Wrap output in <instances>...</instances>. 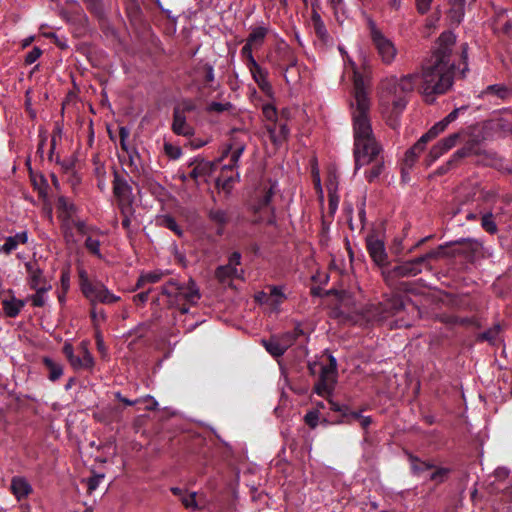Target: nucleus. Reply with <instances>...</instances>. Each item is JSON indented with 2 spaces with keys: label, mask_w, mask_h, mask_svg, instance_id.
Here are the masks:
<instances>
[{
  "label": "nucleus",
  "mask_w": 512,
  "mask_h": 512,
  "mask_svg": "<svg viewBox=\"0 0 512 512\" xmlns=\"http://www.w3.org/2000/svg\"><path fill=\"white\" fill-rule=\"evenodd\" d=\"M90 301L91 305L100 302L103 304H113L120 300L119 296L114 295L102 282L94 281L91 291L83 294Z\"/></svg>",
  "instance_id": "10"
},
{
  "label": "nucleus",
  "mask_w": 512,
  "mask_h": 512,
  "mask_svg": "<svg viewBox=\"0 0 512 512\" xmlns=\"http://www.w3.org/2000/svg\"><path fill=\"white\" fill-rule=\"evenodd\" d=\"M163 274L161 272H149L142 274L136 283V288H143L145 284L157 283L161 280Z\"/></svg>",
  "instance_id": "41"
},
{
  "label": "nucleus",
  "mask_w": 512,
  "mask_h": 512,
  "mask_svg": "<svg viewBox=\"0 0 512 512\" xmlns=\"http://www.w3.org/2000/svg\"><path fill=\"white\" fill-rule=\"evenodd\" d=\"M453 248H454L453 243H451V241L439 245L435 249L437 257L438 258L454 257Z\"/></svg>",
  "instance_id": "55"
},
{
  "label": "nucleus",
  "mask_w": 512,
  "mask_h": 512,
  "mask_svg": "<svg viewBox=\"0 0 512 512\" xmlns=\"http://www.w3.org/2000/svg\"><path fill=\"white\" fill-rule=\"evenodd\" d=\"M94 365V359L91 353L88 349H83V357L80 358V363L75 364V369L85 368V369H91Z\"/></svg>",
  "instance_id": "52"
},
{
  "label": "nucleus",
  "mask_w": 512,
  "mask_h": 512,
  "mask_svg": "<svg viewBox=\"0 0 512 512\" xmlns=\"http://www.w3.org/2000/svg\"><path fill=\"white\" fill-rule=\"evenodd\" d=\"M481 227L487 233L494 235L498 232L497 224L494 221V215L491 211L485 213L481 218Z\"/></svg>",
  "instance_id": "38"
},
{
  "label": "nucleus",
  "mask_w": 512,
  "mask_h": 512,
  "mask_svg": "<svg viewBox=\"0 0 512 512\" xmlns=\"http://www.w3.org/2000/svg\"><path fill=\"white\" fill-rule=\"evenodd\" d=\"M78 276L82 294H84L87 291H91V287L93 286L94 281H91L89 279L87 272L84 269H80L78 272Z\"/></svg>",
  "instance_id": "51"
},
{
  "label": "nucleus",
  "mask_w": 512,
  "mask_h": 512,
  "mask_svg": "<svg viewBox=\"0 0 512 512\" xmlns=\"http://www.w3.org/2000/svg\"><path fill=\"white\" fill-rule=\"evenodd\" d=\"M481 140L478 136L469 135L463 146L453 153L454 159L459 162L472 155H481Z\"/></svg>",
  "instance_id": "15"
},
{
  "label": "nucleus",
  "mask_w": 512,
  "mask_h": 512,
  "mask_svg": "<svg viewBox=\"0 0 512 512\" xmlns=\"http://www.w3.org/2000/svg\"><path fill=\"white\" fill-rule=\"evenodd\" d=\"M239 129L233 128L231 130V139L230 143L224 149L222 157H227L230 154V161L233 162V165H238V162L245 151L246 145L244 142L240 141L233 134L239 132Z\"/></svg>",
  "instance_id": "16"
},
{
  "label": "nucleus",
  "mask_w": 512,
  "mask_h": 512,
  "mask_svg": "<svg viewBox=\"0 0 512 512\" xmlns=\"http://www.w3.org/2000/svg\"><path fill=\"white\" fill-rule=\"evenodd\" d=\"M232 108V104L230 102L220 103V102H211L207 107V112H217L222 113L224 111H228Z\"/></svg>",
  "instance_id": "59"
},
{
  "label": "nucleus",
  "mask_w": 512,
  "mask_h": 512,
  "mask_svg": "<svg viewBox=\"0 0 512 512\" xmlns=\"http://www.w3.org/2000/svg\"><path fill=\"white\" fill-rule=\"evenodd\" d=\"M368 28L370 39L381 61L387 65L391 64L397 54L393 42L378 29L374 21H368Z\"/></svg>",
  "instance_id": "3"
},
{
  "label": "nucleus",
  "mask_w": 512,
  "mask_h": 512,
  "mask_svg": "<svg viewBox=\"0 0 512 512\" xmlns=\"http://www.w3.org/2000/svg\"><path fill=\"white\" fill-rule=\"evenodd\" d=\"M42 362L49 372L48 378L50 381L55 382L63 375V367L61 364L53 361L49 357H44Z\"/></svg>",
  "instance_id": "33"
},
{
  "label": "nucleus",
  "mask_w": 512,
  "mask_h": 512,
  "mask_svg": "<svg viewBox=\"0 0 512 512\" xmlns=\"http://www.w3.org/2000/svg\"><path fill=\"white\" fill-rule=\"evenodd\" d=\"M448 18L454 25H459L465 15L466 0H448Z\"/></svg>",
  "instance_id": "22"
},
{
  "label": "nucleus",
  "mask_w": 512,
  "mask_h": 512,
  "mask_svg": "<svg viewBox=\"0 0 512 512\" xmlns=\"http://www.w3.org/2000/svg\"><path fill=\"white\" fill-rule=\"evenodd\" d=\"M164 152L169 158L173 160L179 159L182 155V150L180 147L168 142L164 143Z\"/></svg>",
  "instance_id": "57"
},
{
  "label": "nucleus",
  "mask_w": 512,
  "mask_h": 512,
  "mask_svg": "<svg viewBox=\"0 0 512 512\" xmlns=\"http://www.w3.org/2000/svg\"><path fill=\"white\" fill-rule=\"evenodd\" d=\"M253 48H255V46L246 41L245 45L241 49V56L243 58H245V63H246L247 67L252 66L255 63H257V61L255 60V58L252 54Z\"/></svg>",
  "instance_id": "50"
},
{
  "label": "nucleus",
  "mask_w": 512,
  "mask_h": 512,
  "mask_svg": "<svg viewBox=\"0 0 512 512\" xmlns=\"http://www.w3.org/2000/svg\"><path fill=\"white\" fill-rule=\"evenodd\" d=\"M63 354L66 356L71 366L74 368L75 364L80 363V357L74 355V347L71 343L66 342L62 348Z\"/></svg>",
  "instance_id": "54"
},
{
  "label": "nucleus",
  "mask_w": 512,
  "mask_h": 512,
  "mask_svg": "<svg viewBox=\"0 0 512 512\" xmlns=\"http://www.w3.org/2000/svg\"><path fill=\"white\" fill-rule=\"evenodd\" d=\"M511 122L504 118L490 119L485 123V129L499 136L505 137L509 134Z\"/></svg>",
  "instance_id": "27"
},
{
  "label": "nucleus",
  "mask_w": 512,
  "mask_h": 512,
  "mask_svg": "<svg viewBox=\"0 0 512 512\" xmlns=\"http://www.w3.org/2000/svg\"><path fill=\"white\" fill-rule=\"evenodd\" d=\"M179 500L181 501L182 505L186 509H189L192 511H197L200 509V506L198 505V503L196 501V493L195 492H191V493L185 492V494H183V496L180 497Z\"/></svg>",
  "instance_id": "44"
},
{
  "label": "nucleus",
  "mask_w": 512,
  "mask_h": 512,
  "mask_svg": "<svg viewBox=\"0 0 512 512\" xmlns=\"http://www.w3.org/2000/svg\"><path fill=\"white\" fill-rule=\"evenodd\" d=\"M103 478H104L103 474H95V475L89 477L87 479L88 492L92 493L93 491H95L98 488V486Z\"/></svg>",
  "instance_id": "64"
},
{
  "label": "nucleus",
  "mask_w": 512,
  "mask_h": 512,
  "mask_svg": "<svg viewBox=\"0 0 512 512\" xmlns=\"http://www.w3.org/2000/svg\"><path fill=\"white\" fill-rule=\"evenodd\" d=\"M215 277L220 283H225L228 279L240 278V275L236 267L226 264L216 268Z\"/></svg>",
  "instance_id": "32"
},
{
  "label": "nucleus",
  "mask_w": 512,
  "mask_h": 512,
  "mask_svg": "<svg viewBox=\"0 0 512 512\" xmlns=\"http://www.w3.org/2000/svg\"><path fill=\"white\" fill-rule=\"evenodd\" d=\"M484 95H492L501 100H506L512 96V86L503 84H493L486 87L483 91Z\"/></svg>",
  "instance_id": "30"
},
{
  "label": "nucleus",
  "mask_w": 512,
  "mask_h": 512,
  "mask_svg": "<svg viewBox=\"0 0 512 512\" xmlns=\"http://www.w3.org/2000/svg\"><path fill=\"white\" fill-rule=\"evenodd\" d=\"M197 109L196 103L191 99H183L173 110H178L180 114L186 116L187 113L194 112Z\"/></svg>",
  "instance_id": "46"
},
{
  "label": "nucleus",
  "mask_w": 512,
  "mask_h": 512,
  "mask_svg": "<svg viewBox=\"0 0 512 512\" xmlns=\"http://www.w3.org/2000/svg\"><path fill=\"white\" fill-rule=\"evenodd\" d=\"M407 457L410 464L411 474L414 476H421L424 472L435 468V465L432 462L421 460L418 456L410 452H407Z\"/></svg>",
  "instance_id": "24"
},
{
  "label": "nucleus",
  "mask_w": 512,
  "mask_h": 512,
  "mask_svg": "<svg viewBox=\"0 0 512 512\" xmlns=\"http://www.w3.org/2000/svg\"><path fill=\"white\" fill-rule=\"evenodd\" d=\"M455 41L456 37L451 31L441 33L437 48L422 66L421 75L408 74L400 79L391 76L381 81L380 105L391 128L398 127L399 117L408 103L407 95L418 83L419 90L428 104H432L437 96L445 94L452 87L456 65L451 56Z\"/></svg>",
  "instance_id": "1"
},
{
  "label": "nucleus",
  "mask_w": 512,
  "mask_h": 512,
  "mask_svg": "<svg viewBox=\"0 0 512 512\" xmlns=\"http://www.w3.org/2000/svg\"><path fill=\"white\" fill-rule=\"evenodd\" d=\"M252 75L253 80L258 85L259 89L268 97L273 95V87L268 81V71L262 68L258 63L247 67Z\"/></svg>",
  "instance_id": "14"
},
{
  "label": "nucleus",
  "mask_w": 512,
  "mask_h": 512,
  "mask_svg": "<svg viewBox=\"0 0 512 512\" xmlns=\"http://www.w3.org/2000/svg\"><path fill=\"white\" fill-rule=\"evenodd\" d=\"M189 284L190 286L188 288H184L170 280L161 287V293L169 297L173 296L179 301L184 300L188 304H196L200 299L199 290L196 288V284L193 280H190Z\"/></svg>",
  "instance_id": "6"
},
{
  "label": "nucleus",
  "mask_w": 512,
  "mask_h": 512,
  "mask_svg": "<svg viewBox=\"0 0 512 512\" xmlns=\"http://www.w3.org/2000/svg\"><path fill=\"white\" fill-rule=\"evenodd\" d=\"M383 170V163L382 162H376L369 170L365 172L366 179L368 182H373L375 179H377Z\"/></svg>",
  "instance_id": "56"
},
{
  "label": "nucleus",
  "mask_w": 512,
  "mask_h": 512,
  "mask_svg": "<svg viewBox=\"0 0 512 512\" xmlns=\"http://www.w3.org/2000/svg\"><path fill=\"white\" fill-rule=\"evenodd\" d=\"M31 289L35 291V294L31 296L32 305L34 307H43L45 304L44 295L51 289V285Z\"/></svg>",
  "instance_id": "39"
},
{
  "label": "nucleus",
  "mask_w": 512,
  "mask_h": 512,
  "mask_svg": "<svg viewBox=\"0 0 512 512\" xmlns=\"http://www.w3.org/2000/svg\"><path fill=\"white\" fill-rule=\"evenodd\" d=\"M459 163V161L457 159H454V156L453 154L451 155V157L449 158L448 161H446L444 164H442L441 166H439L434 174L436 176H442V175H445L446 173H448L452 168L456 167L457 164Z\"/></svg>",
  "instance_id": "53"
},
{
  "label": "nucleus",
  "mask_w": 512,
  "mask_h": 512,
  "mask_svg": "<svg viewBox=\"0 0 512 512\" xmlns=\"http://www.w3.org/2000/svg\"><path fill=\"white\" fill-rule=\"evenodd\" d=\"M126 11H127L128 17L132 21H139L140 20L141 8H140V6L137 3H135V2L130 3L127 6V8H126Z\"/></svg>",
  "instance_id": "60"
},
{
  "label": "nucleus",
  "mask_w": 512,
  "mask_h": 512,
  "mask_svg": "<svg viewBox=\"0 0 512 512\" xmlns=\"http://www.w3.org/2000/svg\"><path fill=\"white\" fill-rule=\"evenodd\" d=\"M451 243H453L454 247V257L463 256L469 262H473L475 260L476 255L482 248L481 242L471 238H461L455 241H451Z\"/></svg>",
  "instance_id": "8"
},
{
  "label": "nucleus",
  "mask_w": 512,
  "mask_h": 512,
  "mask_svg": "<svg viewBox=\"0 0 512 512\" xmlns=\"http://www.w3.org/2000/svg\"><path fill=\"white\" fill-rule=\"evenodd\" d=\"M282 58H283V60H285L287 62V63L280 64V68L284 72H287L289 70V68H292V67L296 66V64H297V58L292 53V51L287 48L284 49V51L282 52Z\"/></svg>",
  "instance_id": "45"
},
{
  "label": "nucleus",
  "mask_w": 512,
  "mask_h": 512,
  "mask_svg": "<svg viewBox=\"0 0 512 512\" xmlns=\"http://www.w3.org/2000/svg\"><path fill=\"white\" fill-rule=\"evenodd\" d=\"M501 330H502L501 325L495 324L488 330L478 334L477 341L478 342H488L491 345H495Z\"/></svg>",
  "instance_id": "34"
},
{
  "label": "nucleus",
  "mask_w": 512,
  "mask_h": 512,
  "mask_svg": "<svg viewBox=\"0 0 512 512\" xmlns=\"http://www.w3.org/2000/svg\"><path fill=\"white\" fill-rule=\"evenodd\" d=\"M426 144L427 142L425 139L420 137V139L405 152V157L403 159V170L405 168L410 169L413 167L418 159L419 154L425 149Z\"/></svg>",
  "instance_id": "23"
},
{
  "label": "nucleus",
  "mask_w": 512,
  "mask_h": 512,
  "mask_svg": "<svg viewBox=\"0 0 512 512\" xmlns=\"http://www.w3.org/2000/svg\"><path fill=\"white\" fill-rule=\"evenodd\" d=\"M85 248L93 255L102 259V254L100 252V241L98 239H94L92 237H87L85 240Z\"/></svg>",
  "instance_id": "49"
},
{
  "label": "nucleus",
  "mask_w": 512,
  "mask_h": 512,
  "mask_svg": "<svg viewBox=\"0 0 512 512\" xmlns=\"http://www.w3.org/2000/svg\"><path fill=\"white\" fill-rule=\"evenodd\" d=\"M328 361V364H319L320 375L314 385L315 393L322 397H327L332 393L337 378L336 359L332 355H329Z\"/></svg>",
  "instance_id": "4"
},
{
  "label": "nucleus",
  "mask_w": 512,
  "mask_h": 512,
  "mask_svg": "<svg viewBox=\"0 0 512 512\" xmlns=\"http://www.w3.org/2000/svg\"><path fill=\"white\" fill-rule=\"evenodd\" d=\"M262 344L267 352L275 358L281 357L285 353L275 335H272L267 340H262Z\"/></svg>",
  "instance_id": "35"
},
{
  "label": "nucleus",
  "mask_w": 512,
  "mask_h": 512,
  "mask_svg": "<svg viewBox=\"0 0 512 512\" xmlns=\"http://www.w3.org/2000/svg\"><path fill=\"white\" fill-rule=\"evenodd\" d=\"M422 267L417 258L401 261L397 265L388 269L384 274L387 278L413 277L422 272Z\"/></svg>",
  "instance_id": "9"
},
{
  "label": "nucleus",
  "mask_w": 512,
  "mask_h": 512,
  "mask_svg": "<svg viewBox=\"0 0 512 512\" xmlns=\"http://www.w3.org/2000/svg\"><path fill=\"white\" fill-rule=\"evenodd\" d=\"M25 269L28 274L27 282L31 288L50 285L43 275V269L40 267L38 261L32 260L25 263Z\"/></svg>",
  "instance_id": "13"
},
{
  "label": "nucleus",
  "mask_w": 512,
  "mask_h": 512,
  "mask_svg": "<svg viewBox=\"0 0 512 512\" xmlns=\"http://www.w3.org/2000/svg\"><path fill=\"white\" fill-rule=\"evenodd\" d=\"M208 219L216 225L217 235L222 236L224 234L226 225L230 221V216L226 210L212 208L208 211Z\"/></svg>",
  "instance_id": "21"
},
{
  "label": "nucleus",
  "mask_w": 512,
  "mask_h": 512,
  "mask_svg": "<svg viewBox=\"0 0 512 512\" xmlns=\"http://www.w3.org/2000/svg\"><path fill=\"white\" fill-rule=\"evenodd\" d=\"M208 166H209L208 162H205L203 159L200 160L197 163V165L192 169V171L189 173V177L191 179L197 181V179L200 176H203L208 172Z\"/></svg>",
  "instance_id": "48"
},
{
  "label": "nucleus",
  "mask_w": 512,
  "mask_h": 512,
  "mask_svg": "<svg viewBox=\"0 0 512 512\" xmlns=\"http://www.w3.org/2000/svg\"><path fill=\"white\" fill-rule=\"evenodd\" d=\"M365 410V408H362L358 411H353L349 406H347L346 409H344V413L342 414L341 418L337 420V423L340 424H352L354 421H359L361 418V413Z\"/></svg>",
  "instance_id": "37"
},
{
  "label": "nucleus",
  "mask_w": 512,
  "mask_h": 512,
  "mask_svg": "<svg viewBox=\"0 0 512 512\" xmlns=\"http://www.w3.org/2000/svg\"><path fill=\"white\" fill-rule=\"evenodd\" d=\"M366 247L370 257L378 266L384 267L388 265V256L382 240L370 234L366 237Z\"/></svg>",
  "instance_id": "11"
},
{
  "label": "nucleus",
  "mask_w": 512,
  "mask_h": 512,
  "mask_svg": "<svg viewBox=\"0 0 512 512\" xmlns=\"http://www.w3.org/2000/svg\"><path fill=\"white\" fill-rule=\"evenodd\" d=\"M464 135H467L466 132L464 131H459V132H456V133H452L450 134L449 136L441 139L439 142L441 143V145L444 147V149L446 151L450 150L451 148H453L457 142H459L460 140H462L463 136Z\"/></svg>",
  "instance_id": "42"
},
{
  "label": "nucleus",
  "mask_w": 512,
  "mask_h": 512,
  "mask_svg": "<svg viewBox=\"0 0 512 512\" xmlns=\"http://www.w3.org/2000/svg\"><path fill=\"white\" fill-rule=\"evenodd\" d=\"M159 225L171 230L177 236L181 237L183 235V229L178 225L175 218L171 215H164L158 219Z\"/></svg>",
  "instance_id": "36"
},
{
  "label": "nucleus",
  "mask_w": 512,
  "mask_h": 512,
  "mask_svg": "<svg viewBox=\"0 0 512 512\" xmlns=\"http://www.w3.org/2000/svg\"><path fill=\"white\" fill-rule=\"evenodd\" d=\"M57 207L59 210L66 212L68 214H72L76 211V206L69 202L68 199L64 196L58 198Z\"/></svg>",
  "instance_id": "58"
},
{
  "label": "nucleus",
  "mask_w": 512,
  "mask_h": 512,
  "mask_svg": "<svg viewBox=\"0 0 512 512\" xmlns=\"http://www.w3.org/2000/svg\"><path fill=\"white\" fill-rule=\"evenodd\" d=\"M434 469L429 479L437 485L444 483L451 473V469L446 467H435Z\"/></svg>",
  "instance_id": "40"
},
{
  "label": "nucleus",
  "mask_w": 512,
  "mask_h": 512,
  "mask_svg": "<svg viewBox=\"0 0 512 512\" xmlns=\"http://www.w3.org/2000/svg\"><path fill=\"white\" fill-rule=\"evenodd\" d=\"M269 29L266 26H257L251 29L249 36L246 41L259 48L263 45L266 36L268 35Z\"/></svg>",
  "instance_id": "31"
},
{
  "label": "nucleus",
  "mask_w": 512,
  "mask_h": 512,
  "mask_svg": "<svg viewBox=\"0 0 512 512\" xmlns=\"http://www.w3.org/2000/svg\"><path fill=\"white\" fill-rule=\"evenodd\" d=\"M466 110L465 106H462L460 108H455L452 110L446 117H444L441 121L435 123L425 134H423L421 137L425 139V141L428 143L432 139L436 138L440 133L444 132L447 127L454 122L461 111Z\"/></svg>",
  "instance_id": "12"
},
{
  "label": "nucleus",
  "mask_w": 512,
  "mask_h": 512,
  "mask_svg": "<svg viewBox=\"0 0 512 512\" xmlns=\"http://www.w3.org/2000/svg\"><path fill=\"white\" fill-rule=\"evenodd\" d=\"M268 132L273 144L279 146L287 140L290 130L285 123H282L279 126L274 124L273 127H268Z\"/></svg>",
  "instance_id": "29"
},
{
  "label": "nucleus",
  "mask_w": 512,
  "mask_h": 512,
  "mask_svg": "<svg viewBox=\"0 0 512 512\" xmlns=\"http://www.w3.org/2000/svg\"><path fill=\"white\" fill-rule=\"evenodd\" d=\"M129 135H130V132L127 127H120V129H119L120 147L126 153H129V151H131V149H132V148H129V146L127 144V139L129 137Z\"/></svg>",
  "instance_id": "61"
},
{
  "label": "nucleus",
  "mask_w": 512,
  "mask_h": 512,
  "mask_svg": "<svg viewBox=\"0 0 512 512\" xmlns=\"http://www.w3.org/2000/svg\"><path fill=\"white\" fill-rule=\"evenodd\" d=\"M274 196L273 187L265 188L262 195L258 196L253 204V212L258 215L255 222L259 223L265 221L268 225L275 224V209L271 206V201Z\"/></svg>",
  "instance_id": "5"
},
{
  "label": "nucleus",
  "mask_w": 512,
  "mask_h": 512,
  "mask_svg": "<svg viewBox=\"0 0 512 512\" xmlns=\"http://www.w3.org/2000/svg\"><path fill=\"white\" fill-rule=\"evenodd\" d=\"M11 492L18 500H22L32 492V487L26 479L15 476L11 480Z\"/></svg>",
  "instance_id": "25"
},
{
  "label": "nucleus",
  "mask_w": 512,
  "mask_h": 512,
  "mask_svg": "<svg viewBox=\"0 0 512 512\" xmlns=\"http://www.w3.org/2000/svg\"><path fill=\"white\" fill-rule=\"evenodd\" d=\"M193 76L195 81H199L204 87H211L214 81V68L209 63H199L193 69Z\"/></svg>",
  "instance_id": "17"
},
{
  "label": "nucleus",
  "mask_w": 512,
  "mask_h": 512,
  "mask_svg": "<svg viewBox=\"0 0 512 512\" xmlns=\"http://www.w3.org/2000/svg\"><path fill=\"white\" fill-rule=\"evenodd\" d=\"M7 293L11 295V298L2 301L3 312L5 316L15 318L19 315L26 302L16 298L12 289H9Z\"/></svg>",
  "instance_id": "19"
},
{
  "label": "nucleus",
  "mask_w": 512,
  "mask_h": 512,
  "mask_svg": "<svg viewBox=\"0 0 512 512\" xmlns=\"http://www.w3.org/2000/svg\"><path fill=\"white\" fill-rule=\"evenodd\" d=\"M172 131L176 135L191 137L194 135V128L186 121V116L180 114L178 110H173Z\"/></svg>",
  "instance_id": "18"
},
{
  "label": "nucleus",
  "mask_w": 512,
  "mask_h": 512,
  "mask_svg": "<svg viewBox=\"0 0 512 512\" xmlns=\"http://www.w3.org/2000/svg\"><path fill=\"white\" fill-rule=\"evenodd\" d=\"M304 334L303 329L300 325H297L292 331L284 332L280 335H275L280 343V346L284 350L287 351L289 347H291L296 340Z\"/></svg>",
  "instance_id": "26"
},
{
  "label": "nucleus",
  "mask_w": 512,
  "mask_h": 512,
  "mask_svg": "<svg viewBox=\"0 0 512 512\" xmlns=\"http://www.w3.org/2000/svg\"><path fill=\"white\" fill-rule=\"evenodd\" d=\"M127 154L129 158L128 165L131 168V172L135 175H140L142 167L138 164V161L140 162L141 160L139 152L136 148H132Z\"/></svg>",
  "instance_id": "43"
},
{
  "label": "nucleus",
  "mask_w": 512,
  "mask_h": 512,
  "mask_svg": "<svg viewBox=\"0 0 512 512\" xmlns=\"http://www.w3.org/2000/svg\"><path fill=\"white\" fill-rule=\"evenodd\" d=\"M371 101L364 77L359 72L353 75V100L350 109L354 132L355 169L377 160L380 146L373 135L370 122Z\"/></svg>",
  "instance_id": "2"
},
{
  "label": "nucleus",
  "mask_w": 512,
  "mask_h": 512,
  "mask_svg": "<svg viewBox=\"0 0 512 512\" xmlns=\"http://www.w3.org/2000/svg\"><path fill=\"white\" fill-rule=\"evenodd\" d=\"M90 318L92 320L93 326L97 327L98 320H102V321L106 320V314L103 309L98 311L96 308V305L94 304V305H91Z\"/></svg>",
  "instance_id": "62"
},
{
  "label": "nucleus",
  "mask_w": 512,
  "mask_h": 512,
  "mask_svg": "<svg viewBox=\"0 0 512 512\" xmlns=\"http://www.w3.org/2000/svg\"><path fill=\"white\" fill-rule=\"evenodd\" d=\"M113 176V194L118 200L121 213H124V206H131L133 202L132 187L116 170Z\"/></svg>",
  "instance_id": "7"
},
{
  "label": "nucleus",
  "mask_w": 512,
  "mask_h": 512,
  "mask_svg": "<svg viewBox=\"0 0 512 512\" xmlns=\"http://www.w3.org/2000/svg\"><path fill=\"white\" fill-rule=\"evenodd\" d=\"M380 314L383 318L397 315L404 309V302L400 296H394L380 303Z\"/></svg>",
  "instance_id": "20"
},
{
  "label": "nucleus",
  "mask_w": 512,
  "mask_h": 512,
  "mask_svg": "<svg viewBox=\"0 0 512 512\" xmlns=\"http://www.w3.org/2000/svg\"><path fill=\"white\" fill-rule=\"evenodd\" d=\"M416 258H417L418 262L420 263L422 269H427V270L432 269L430 261L438 259L435 249L430 250L429 252H427L421 256H418Z\"/></svg>",
  "instance_id": "47"
},
{
  "label": "nucleus",
  "mask_w": 512,
  "mask_h": 512,
  "mask_svg": "<svg viewBox=\"0 0 512 512\" xmlns=\"http://www.w3.org/2000/svg\"><path fill=\"white\" fill-rule=\"evenodd\" d=\"M42 55V50L39 48V47H33V49L31 51H29L26 56H25V64L26 65H31L33 64L34 62H36L40 56Z\"/></svg>",
  "instance_id": "63"
},
{
  "label": "nucleus",
  "mask_w": 512,
  "mask_h": 512,
  "mask_svg": "<svg viewBox=\"0 0 512 512\" xmlns=\"http://www.w3.org/2000/svg\"><path fill=\"white\" fill-rule=\"evenodd\" d=\"M311 21L314 29V33L317 38L324 44H327L330 36L326 29V26L319 14V12H314L311 14Z\"/></svg>",
  "instance_id": "28"
}]
</instances>
